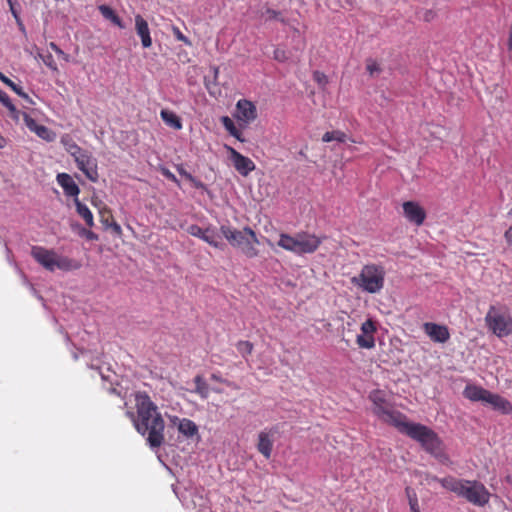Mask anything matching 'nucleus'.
Wrapping results in <instances>:
<instances>
[{
  "mask_svg": "<svg viewBox=\"0 0 512 512\" xmlns=\"http://www.w3.org/2000/svg\"><path fill=\"white\" fill-rule=\"evenodd\" d=\"M221 123L231 136L235 137L237 140L241 142H244V138H242L241 132L236 128L233 120L230 117L223 116L221 118Z\"/></svg>",
  "mask_w": 512,
  "mask_h": 512,
  "instance_id": "27",
  "label": "nucleus"
},
{
  "mask_svg": "<svg viewBox=\"0 0 512 512\" xmlns=\"http://www.w3.org/2000/svg\"><path fill=\"white\" fill-rule=\"evenodd\" d=\"M275 434L273 430H263L258 434L257 449L266 459L271 457Z\"/></svg>",
  "mask_w": 512,
  "mask_h": 512,
  "instance_id": "18",
  "label": "nucleus"
},
{
  "mask_svg": "<svg viewBox=\"0 0 512 512\" xmlns=\"http://www.w3.org/2000/svg\"><path fill=\"white\" fill-rule=\"evenodd\" d=\"M313 78L314 80L319 84V85H326L327 83V77L324 73L322 72H319V71H315L314 74H313Z\"/></svg>",
  "mask_w": 512,
  "mask_h": 512,
  "instance_id": "38",
  "label": "nucleus"
},
{
  "mask_svg": "<svg viewBox=\"0 0 512 512\" xmlns=\"http://www.w3.org/2000/svg\"><path fill=\"white\" fill-rule=\"evenodd\" d=\"M485 320L488 327L498 337H504L512 333V317L507 312H501L492 306Z\"/></svg>",
  "mask_w": 512,
  "mask_h": 512,
  "instance_id": "8",
  "label": "nucleus"
},
{
  "mask_svg": "<svg viewBox=\"0 0 512 512\" xmlns=\"http://www.w3.org/2000/svg\"><path fill=\"white\" fill-rule=\"evenodd\" d=\"M404 215L408 221L421 225L426 217L423 208L416 202L408 201L403 203Z\"/></svg>",
  "mask_w": 512,
  "mask_h": 512,
  "instance_id": "17",
  "label": "nucleus"
},
{
  "mask_svg": "<svg viewBox=\"0 0 512 512\" xmlns=\"http://www.w3.org/2000/svg\"><path fill=\"white\" fill-rule=\"evenodd\" d=\"M366 69L372 77L378 75L381 71L379 64L372 59L367 60Z\"/></svg>",
  "mask_w": 512,
  "mask_h": 512,
  "instance_id": "32",
  "label": "nucleus"
},
{
  "mask_svg": "<svg viewBox=\"0 0 512 512\" xmlns=\"http://www.w3.org/2000/svg\"><path fill=\"white\" fill-rule=\"evenodd\" d=\"M60 142L65 150H67L69 147L76 143L69 134H64L61 137Z\"/></svg>",
  "mask_w": 512,
  "mask_h": 512,
  "instance_id": "37",
  "label": "nucleus"
},
{
  "mask_svg": "<svg viewBox=\"0 0 512 512\" xmlns=\"http://www.w3.org/2000/svg\"><path fill=\"white\" fill-rule=\"evenodd\" d=\"M320 244L319 237L307 232H299L295 235L282 233L277 242L279 247L296 255L311 254L318 249Z\"/></svg>",
  "mask_w": 512,
  "mask_h": 512,
  "instance_id": "6",
  "label": "nucleus"
},
{
  "mask_svg": "<svg viewBox=\"0 0 512 512\" xmlns=\"http://www.w3.org/2000/svg\"><path fill=\"white\" fill-rule=\"evenodd\" d=\"M485 404L490 405L494 410L502 414H512V404L499 394L490 392Z\"/></svg>",
  "mask_w": 512,
  "mask_h": 512,
  "instance_id": "19",
  "label": "nucleus"
},
{
  "mask_svg": "<svg viewBox=\"0 0 512 512\" xmlns=\"http://www.w3.org/2000/svg\"><path fill=\"white\" fill-rule=\"evenodd\" d=\"M195 389L194 392L198 394L202 399H207L209 396V386L201 375H197L194 378Z\"/></svg>",
  "mask_w": 512,
  "mask_h": 512,
  "instance_id": "26",
  "label": "nucleus"
},
{
  "mask_svg": "<svg viewBox=\"0 0 512 512\" xmlns=\"http://www.w3.org/2000/svg\"><path fill=\"white\" fill-rule=\"evenodd\" d=\"M423 330L432 341L437 343H445L450 338L449 330L445 325L426 322L423 324Z\"/></svg>",
  "mask_w": 512,
  "mask_h": 512,
  "instance_id": "15",
  "label": "nucleus"
},
{
  "mask_svg": "<svg viewBox=\"0 0 512 512\" xmlns=\"http://www.w3.org/2000/svg\"><path fill=\"white\" fill-rule=\"evenodd\" d=\"M4 138L0 136V148H2L4 146Z\"/></svg>",
  "mask_w": 512,
  "mask_h": 512,
  "instance_id": "52",
  "label": "nucleus"
},
{
  "mask_svg": "<svg viewBox=\"0 0 512 512\" xmlns=\"http://www.w3.org/2000/svg\"><path fill=\"white\" fill-rule=\"evenodd\" d=\"M377 328L374 321L371 319L366 320L361 325V334L357 335L356 343L360 348L373 349L375 347L374 334Z\"/></svg>",
  "mask_w": 512,
  "mask_h": 512,
  "instance_id": "11",
  "label": "nucleus"
},
{
  "mask_svg": "<svg viewBox=\"0 0 512 512\" xmlns=\"http://www.w3.org/2000/svg\"><path fill=\"white\" fill-rule=\"evenodd\" d=\"M57 183L62 187L67 196L78 198L80 189L73 178L67 173H59L56 176Z\"/></svg>",
  "mask_w": 512,
  "mask_h": 512,
  "instance_id": "20",
  "label": "nucleus"
},
{
  "mask_svg": "<svg viewBox=\"0 0 512 512\" xmlns=\"http://www.w3.org/2000/svg\"><path fill=\"white\" fill-rule=\"evenodd\" d=\"M187 232L194 237L200 238L215 248H222L223 246V244L219 241L220 236L214 228L207 227L203 229L198 225H190L187 228Z\"/></svg>",
  "mask_w": 512,
  "mask_h": 512,
  "instance_id": "10",
  "label": "nucleus"
},
{
  "mask_svg": "<svg viewBox=\"0 0 512 512\" xmlns=\"http://www.w3.org/2000/svg\"><path fill=\"white\" fill-rule=\"evenodd\" d=\"M0 102L8 108L10 111L14 112L16 110L15 106L11 102L9 96L6 92L0 89Z\"/></svg>",
  "mask_w": 512,
  "mask_h": 512,
  "instance_id": "33",
  "label": "nucleus"
},
{
  "mask_svg": "<svg viewBox=\"0 0 512 512\" xmlns=\"http://www.w3.org/2000/svg\"><path fill=\"white\" fill-rule=\"evenodd\" d=\"M74 202L76 206V211L79 214V216L83 218V220L89 227H93L94 218L90 209L85 204L81 203L78 198L74 199Z\"/></svg>",
  "mask_w": 512,
  "mask_h": 512,
  "instance_id": "24",
  "label": "nucleus"
},
{
  "mask_svg": "<svg viewBox=\"0 0 512 512\" xmlns=\"http://www.w3.org/2000/svg\"><path fill=\"white\" fill-rule=\"evenodd\" d=\"M211 379H212V380H214V381H216V382L225 383V384H227L228 386H230V387H234V388H235V385H234L232 382H229V381H227V380L223 379V378H222L220 375H218V374H215V373H214V374H212V375H211Z\"/></svg>",
  "mask_w": 512,
  "mask_h": 512,
  "instance_id": "42",
  "label": "nucleus"
},
{
  "mask_svg": "<svg viewBox=\"0 0 512 512\" xmlns=\"http://www.w3.org/2000/svg\"><path fill=\"white\" fill-rule=\"evenodd\" d=\"M136 413L128 410L126 416L132 421L135 429L151 448H158L164 442L165 423L157 405L145 392H136L134 395Z\"/></svg>",
  "mask_w": 512,
  "mask_h": 512,
  "instance_id": "2",
  "label": "nucleus"
},
{
  "mask_svg": "<svg viewBox=\"0 0 512 512\" xmlns=\"http://www.w3.org/2000/svg\"><path fill=\"white\" fill-rule=\"evenodd\" d=\"M346 139H347V135L341 131L326 132L322 138V140L324 142H331V141L345 142Z\"/></svg>",
  "mask_w": 512,
  "mask_h": 512,
  "instance_id": "29",
  "label": "nucleus"
},
{
  "mask_svg": "<svg viewBox=\"0 0 512 512\" xmlns=\"http://www.w3.org/2000/svg\"><path fill=\"white\" fill-rule=\"evenodd\" d=\"M213 391H214V392H216V393H221V392H222V391L220 390V388H214V389H213Z\"/></svg>",
  "mask_w": 512,
  "mask_h": 512,
  "instance_id": "53",
  "label": "nucleus"
},
{
  "mask_svg": "<svg viewBox=\"0 0 512 512\" xmlns=\"http://www.w3.org/2000/svg\"><path fill=\"white\" fill-rule=\"evenodd\" d=\"M508 46H509V49H512V28H511L510 35H509Z\"/></svg>",
  "mask_w": 512,
  "mask_h": 512,
  "instance_id": "49",
  "label": "nucleus"
},
{
  "mask_svg": "<svg viewBox=\"0 0 512 512\" xmlns=\"http://www.w3.org/2000/svg\"><path fill=\"white\" fill-rule=\"evenodd\" d=\"M433 477L434 476L430 477V481H428V484H431V481H433V479H432ZM434 482H436V481L434 480Z\"/></svg>",
  "mask_w": 512,
  "mask_h": 512,
  "instance_id": "55",
  "label": "nucleus"
},
{
  "mask_svg": "<svg viewBox=\"0 0 512 512\" xmlns=\"http://www.w3.org/2000/svg\"><path fill=\"white\" fill-rule=\"evenodd\" d=\"M161 172H162V175L165 176L167 179H169V180H171V181H173V182L178 184V179L176 178V176L170 170H168L166 168H163L161 170Z\"/></svg>",
  "mask_w": 512,
  "mask_h": 512,
  "instance_id": "41",
  "label": "nucleus"
},
{
  "mask_svg": "<svg viewBox=\"0 0 512 512\" xmlns=\"http://www.w3.org/2000/svg\"><path fill=\"white\" fill-rule=\"evenodd\" d=\"M178 171H179L180 175L184 176L187 180L194 181V177L190 173H188L185 169L179 167Z\"/></svg>",
  "mask_w": 512,
  "mask_h": 512,
  "instance_id": "44",
  "label": "nucleus"
},
{
  "mask_svg": "<svg viewBox=\"0 0 512 512\" xmlns=\"http://www.w3.org/2000/svg\"><path fill=\"white\" fill-rule=\"evenodd\" d=\"M505 238L509 244H512V227L505 232Z\"/></svg>",
  "mask_w": 512,
  "mask_h": 512,
  "instance_id": "45",
  "label": "nucleus"
},
{
  "mask_svg": "<svg viewBox=\"0 0 512 512\" xmlns=\"http://www.w3.org/2000/svg\"><path fill=\"white\" fill-rule=\"evenodd\" d=\"M10 10H11V12H12L13 16L15 17V19L17 20V22L19 23V25H20L21 29H22V30H24V27H23V25L20 23V19H19V17H18V14H17V12H16V9H14V6H13V7H10Z\"/></svg>",
  "mask_w": 512,
  "mask_h": 512,
  "instance_id": "46",
  "label": "nucleus"
},
{
  "mask_svg": "<svg viewBox=\"0 0 512 512\" xmlns=\"http://www.w3.org/2000/svg\"><path fill=\"white\" fill-rule=\"evenodd\" d=\"M83 150L80 146L77 145V143L73 144L71 147H69L66 152L69 153L71 157L76 156V154H79V152Z\"/></svg>",
  "mask_w": 512,
  "mask_h": 512,
  "instance_id": "40",
  "label": "nucleus"
},
{
  "mask_svg": "<svg viewBox=\"0 0 512 512\" xmlns=\"http://www.w3.org/2000/svg\"><path fill=\"white\" fill-rule=\"evenodd\" d=\"M385 270L376 264L365 265L359 275L353 277L351 282L363 291L376 294L384 287Z\"/></svg>",
  "mask_w": 512,
  "mask_h": 512,
  "instance_id": "7",
  "label": "nucleus"
},
{
  "mask_svg": "<svg viewBox=\"0 0 512 512\" xmlns=\"http://www.w3.org/2000/svg\"><path fill=\"white\" fill-rule=\"evenodd\" d=\"M270 19H278L279 13L275 10H267Z\"/></svg>",
  "mask_w": 512,
  "mask_h": 512,
  "instance_id": "47",
  "label": "nucleus"
},
{
  "mask_svg": "<svg viewBox=\"0 0 512 512\" xmlns=\"http://www.w3.org/2000/svg\"><path fill=\"white\" fill-rule=\"evenodd\" d=\"M238 352L243 356L251 354L253 350V344L249 341H239L236 345Z\"/></svg>",
  "mask_w": 512,
  "mask_h": 512,
  "instance_id": "30",
  "label": "nucleus"
},
{
  "mask_svg": "<svg viewBox=\"0 0 512 512\" xmlns=\"http://www.w3.org/2000/svg\"><path fill=\"white\" fill-rule=\"evenodd\" d=\"M98 9L105 19L111 21L113 24L117 25L121 29L125 27L121 19L115 14L111 7L107 5H100Z\"/></svg>",
  "mask_w": 512,
  "mask_h": 512,
  "instance_id": "25",
  "label": "nucleus"
},
{
  "mask_svg": "<svg viewBox=\"0 0 512 512\" xmlns=\"http://www.w3.org/2000/svg\"><path fill=\"white\" fill-rule=\"evenodd\" d=\"M225 148L229 152V158L233 166L242 176H247L255 169V164L250 158L240 154L230 146L225 145Z\"/></svg>",
  "mask_w": 512,
  "mask_h": 512,
  "instance_id": "12",
  "label": "nucleus"
},
{
  "mask_svg": "<svg viewBox=\"0 0 512 512\" xmlns=\"http://www.w3.org/2000/svg\"><path fill=\"white\" fill-rule=\"evenodd\" d=\"M25 125L41 139L52 142L56 139V133L44 125H40L32 117L24 116Z\"/></svg>",
  "mask_w": 512,
  "mask_h": 512,
  "instance_id": "16",
  "label": "nucleus"
},
{
  "mask_svg": "<svg viewBox=\"0 0 512 512\" xmlns=\"http://www.w3.org/2000/svg\"><path fill=\"white\" fill-rule=\"evenodd\" d=\"M173 34L177 40L184 42L186 45H191L190 40L183 35V33L180 31L178 27H173Z\"/></svg>",
  "mask_w": 512,
  "mask_h": 512,
  "instance_id": "35",
  "label": "nucleus"
},
{
  "mask_svg": "<svg viewBox=\"0 0 512 512\" xmlns=\"http://www.w3.org/2000/svg\"><path fill=\"white\" fill-rule=\"evenodd\" d=\"M220 231L231 246L239 248L248 258H254L258 255L259 252L256 245L259 244V240L250 227L237 230L230 226L223 225Z\"/></svg>",
  "mask_w": 512,
  "mask_h": 512,
  "instance_id": "5",
  "label": "nucleus"
},
{
  "mask_svg": "<svg viewBox=\"0 0 512 512\" xmlns=\"http://www.w3.org/2000/svg\"><path fill=\"white\" fill-rule=\"evenodd\" d=\"M195 187L200 188L203 187V184L198 181L196 178H194V181H190Z\"/></svg>",
  "mask_w": 512,
  "mask_h": 512,
  "instance_id": "48",
  "label": "nucleus"
},
{
  "mask_svg": "<svg viewBox=\"0 0 512 512\" xmlns=\"http://www.w3.org/2000/svg\"><path fill=\"white\" fill-rule=\"evenodd\" d=\"M0 80L10 87L18 96L22 97L23 99H29V96L27 93L23 91V89L15 84L13 81H11L8 77H6L2 72H0Z\"/></svg>",
  "mask_w": 512,
  "mask_h": 512,
  "instance_id": "28",
  "label": "nucleus"
},
{
  "mask_svg": "<svg viewBox=\"0 0 512 512\" xmlns=\"http://www.w3.org/2000/svg\"><path fill=\"white\" fill-rule=\"evenodd\" d=\"M160 116L166 125L176 130L182 129L181 119L174 112L167 109H162L160 112Z\"/></svg>",
  "mask_w": 512,
  "mask_h": 512,
  "instance_id": "23",
  "label": "nucleus"
},
{
  "mask_svg": "<svg viewBox=\"0 0 512 512\" xmlns=\"http://www.w3.org/2000/svg\"><path fill=\"white\" fill-rule=\"evenodd\" d=\"M172 426L176 427L178 432L186 438H193L198 435V426L188 418H179L177 416L169 417Z\"/></svg>",
  "mask_w": 512,
  "mask_h": 512,
  "instance_id": "14",
  "label": "nucleus"
},
{
  "mask_svg": "<svg viewBox=\"0 0 512 512\" xmlns=\"http://www.w3.org/2000/svg\"><path fill=\"white\" fill-rule=\"evenodd\" d=\"M135 29L137 35L141 38V43L144 48H149L152 45V39L150 36V29L147 21L141 16H135Z\"/></svg>",
  "mask_w": 512,
  "mask_h": 512,
  "instance_id": "21",
  "label": "nucleus"
},
{
  "mask_svg": "<svg viewBox=\"0 0 512 512\" xmlns=\"http://www.w3.org/2000/svg\"><path fill=\"white\" fill-rule=\"evenodd\" d=\"M79 235L82 236V237H85L87 240H90V241L98 240L97 234H95L91 230H87L85 228H82L80 230Z\"/></svg>",
  "mask_w": 512,
  "mask_h": 512,
  "instance_id": "36",
  "label": "nucleus"
},
{
  "mask_svg": "<svg viewBox=\"0 0 512 512\" xmlns=\"http://www.w3.org/2000/svg\"><path fill=\"white\" fill-rule=\"evenodd\" d=\"M49 47L64 61L69 62L70 56L66 54L61 48H59L54 42L49 43Z\"/></svg>",
  "mask_w": 512,
  "mask_h": 512,
  "instance_id": "34",
  "label": "nucleus"
},
{
  "mask_svg": "<svg viewBox=\"0 0 512 512\" xmlns=\"http://www.w3.org/2000/svg\"><path fill=\"white\" fill-rule=\"evenodd\" d=\"M31 256L37 263L50 272L56 269L72 271L81 267L80 262L66 256H61L54 250L42 246H33L31 248Z\"/></svg>",
  "mask_w": 512,
  "mask_h": 512,
  "instance_id": "4",
  "label": "nucleus"
},
{
  "mask_svg": "<svg viewBox=\"0 0 512 512\" xmlns=\"http://www.w3.org/2000/svg\"><path fill=\"white\" fill-rule=\"evenodd\" d=\"M489 393L490 391L472 384L467 385L463 391L465 398L474 402L480 401L484 404L486 403Z\"/></svg>",
  "mask_w": 512,
  "mask_h": 512,
  "instance_id": "22",
  "label": "nucleus"
},
{
  "mask_svg": "<svg viewBox=\"0 0 512 512\" xmlns=\"http://www.w3.org/2000/svg\"><path fill=\"white\" fill-rule=\"evenodd\" d=\"M10 7H13V0H7Z\"/></svg>",
  "mask_w": 512,
  "mask_h": 512,
  "instance_id": "54",
  "label": "nucleus"
},
{
  "mask_svg": "<svg viewBox=\"0 0 512 512\" xmlns=\"http://www.w3.org/2000/svg\"><path fill=\"white\" fill-rule=\"evenodd\" d=\"M235 117L245 124L251 123L257 117L255 105L252 102L245 99L239 100L236 104Z\"/></svg>",
  "mask_w": 512,
  "mask_h": 512,
  "instance_id": "13",
  "label": "nucleus"
},
{
  "mask_svg": "<svg viewBox=\"0 0 512 512\" xmlns=\"http://www.w3.org/2000/svg\"><path fill=\"white\" fill-rule=\"evenodd\" d=\"M439 481L443 488L455 493L457 496L466 499L469 503L483 507L490 499V493L487 488L479 481L456 479L448 476L445 478H432Z\"/></svg>",
  "mask_w": 512,
  "mask_h": 512,
  "instance_id": "3",
  "label": "nucleus"
},
{
  "mask_svg": "<svg viewBox=\"0 0 512 512\" xmlns=\"http://www.w3.org/2000/svg\"><path fill=\"white\" fill-rule=\"evenodd\" d=\"M409 505L411 512H420L418 500L415 495L413 497L409 496Z\"/></svg>",
  "mask_w": 512,
  "mask_h": 512,
  "instance_id": "39",
  "label": "nucleus"
},
{
  "mask_svg": "<svg viewBox=\"0 0 512 512\" xmlns=\"http://www.w3.org/2000/svg\"><path fill=\"white\" fill-rule=\"evenodd\" d=\"M113 228L118 233L121 231V227L118 224H116V223L113 225Z\"/></svg>",
  "mask_w": 512,
  "mask_h": 512,
  "instance_id": "50",
  "label": "nucleus"
},
{
  "mask_svg": "<svg viewBox=\"0 0 512 512\" xmlns=\"http://www.w3.org/2000/svg\"><path fill=\"white\" fill-rule=\"evenodd\" d=\"M38 57L44 62V64L50 68L51 70L53 71H57L58 68H57V64L56 62L54 61L53 57L51 54H47V55H43V54H38Z\"/></svg>",
  "mask_w": 512,
  "mask_h": 512,
  "instance_id": "31",
  "label": "nucleus"
},
{
  "mask_svg": "<svg viewBox=\"0 0 512 512\" xmlns=\"http://www.w3.org/2000/svg\"><path fill=\"white\" fill-rule=\"evenodd\" d=\"M77 165V168L84 173V175L92 182H97L99 178L97 170V160L87 150H81L79 154L72 157Z\"/></svg>",
  "mask_w": 512,
  "mask_h": 512,
  "instance_id": "9",
  "label": "nucleus"
},
{
  "mask_svg": "<svg viewBox=\"0 0 512 512\" xmlns=\"http://www.w3.org/2000/svg\"><path fill=\"white\" fill-rule=\"evenodd\" d=\"M373 403L372 412L383 422L397 428V430L421 443L423 448L431 454L437 455L440 451L438 436L427 426L408 421L402 413L391 409L386 401V395L381 390H374L369 394Z\"/></svg>",
  "mask_w": 512,
  "mask_h": 512,
  "instance_id": "1",
  "label": "nucleus"
},
{
  "mask_svg": "<svg viewBox=\"0 0 512 512\" xmlns=\"http://www.w3.org/2000/svg\"><path fill=\"white\" fill-rule=\"evenodd\" d=\"M109 392H111V393H116V394H118V395L120 394V393L117 391V389H116L115 387L110 388V389H109Z\"/></svg>",
  "mask_w": 512,
  "mask_h": 512,
  "instance_id": "51",
  "label": "nucleus"
},
{
  "mask_svg": "<svg viewBox=\"0 0 512 512\" xmlns=\"http://www.w3.org/2000/svg\"><path fill=\"white\" fill-rule=\"evenodd\" d=\"M274 58L278 61H284L286 60V55L283 50L276 49L274 52Z\"/></svg>",
  "mask_w": 512,
  "mask_h": 512,
  "instance_id": "43",
  "label": "nucleus"
}]
</instances>
